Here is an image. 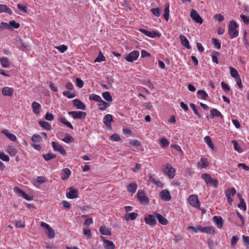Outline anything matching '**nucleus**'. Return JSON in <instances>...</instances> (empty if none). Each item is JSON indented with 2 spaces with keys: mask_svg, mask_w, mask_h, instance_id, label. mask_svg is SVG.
<instances>
[{
  "mask_svg": "<svg viewBox=\"0 0 249 249\" xmlns=\"http://www.w3.org/2000/svg\"><path fill=\"white\" fill-rule=\"evenodd\" d=\"M201 178L205 181L207 185L213 186L215 188H217L218 186L217 180L212 178L210 175L203 173L201 175Z\"/></svg>",
  "mask_w": 249,
  "mask_h": 249,
  "instance_id": "1",
  "label": "nucleus"
},
{
  "mask_svg": "<svg viewBox=\"0 0 249 249\" xmlns=\"http://www.w3.org/2000/svg\"><path fill=\"white\" fill-rule=\"evenodd\" d=\"M238 27V25L235 21L231 20L230 21L228 27V33L231 38H235L238 36V31L237 30Z\"/></svg>",
  "mask_w": 249,
  "mask_h": 249,
  "instance_id": "2",
  "label": "nucleus"
},
{
  "mask_svg": "<svg viewBox=\"0 0 249 249\" xmlns=\"http://www.w3.org/2000/svg\"><path fill=\"white\" fill-rule=\"evenodd\" d=\"M140 53L139 51L134 50L129 54L125 55L124 59L128 62H133L139 57Z\"/></svg>",
  "mask_w": 249,
  "mask_h": 249,
  "instance_id": "3",
  "label": "nucleus"
},
{
  "mask_svg": "<svg viewBox=\"0 0 249 249\" xmlns=\"http://www.w3.org/2000/svg\"><path fill=\"white\" fill-rule=\"evenodd\" d=\"M163 172L169 178H173L175 176L176 170L167 163L165 165V168L163 169Z\"/></svg>",
  "mask_w": 249,
  "mask_h": 249,
  "instance_id": "4",
  "label": "nucleus"
},
{
  "mask_svg": "<svg viewBox=\"0 0 249 249\" xmlns=\"http://www.w3.org/2000/svg\"><path fill=\"white\" fill-rule=\"evenodd\" d=\"M137 196L140 203L142 205H147L148 204L149 200L148 197L144 195V192L142 190H139Z\"/></svg>",
  "mask_w": 249,
  "mask_h": 249,
  "instance_id": "5",
  "label": "nucleus"
},
{
  "mask_svg": "<svg viewBox=\"0 0 249 249\" xmlns=\"http://www.w3.org/2000/svg\"><path fill=\"white\" fill-rule=\"evenodd\" d=\"M139 31L144 34L145 36L152 38L156 37H160L161 35V34L159 32H157L154 31L150 32L144 29H140Z\"/></svg>",
  "mask_w": 249,
  "mask_h": 249,
  "instance_id": "6",
  "label": "nucleus"
},
{
  "mask_svg": "<svg viewBox=\"0 0 249 249\" xmlns=\"http://www.w3.org/2000/svg\"><path fill=\"white\" fill-rule=\"evenodd\" d=\"M197 229L199 231L209 234H214L215 233V229L213 226H208L202 227L200 225H197Z\"/></svg>",
  "mask_w": 249,
  "mask_h": 249,
  "instance_id": "7",
  "label": "nucleus"
},
{
  "mask_svg": "<svg viewBox=\"0 0 249 249\" xmlns=\"http://www.w3.org/2000/svg\"><path fill=\"white\" fill-rule=\"evenodd\" d=\"M156 218V214H155V213H154L153 214H149L147 217H145L144 218V221L147 224L154 227L157 223Z\"/></svg>",
  "mask_w": 249,
  "mask_h": 249,
  "instance_id": "8",
  "label": "nucleus"
},
{
  "mask_svg": "<svg viewBox=\"0 0 249 249\" xmlns=\"http://www.w3.org/2000/svg\"><path fill=\"white\" fill-rule=\"evenodd\" d=\"M52 144L53 148L55 151L59 152L63 156H65L67 154L66 150L61 145L56 143L55 142H52Z\"/></svg>",
  "mask_w": 249,
  "mask_h": 249,
  "instance_id": "9",
  "label": "nucleus"
},
{
  "mask_svg": "<svg viewBox=\"0 0 249 249\" xmlns=\"http://www.w3.org/2000/svg\"><path fill=\"white\" fill-rule=\"evenodd\" d=\"M190 17L196 23L201 24L203 22L202 18L194 9L191 10Z\"/></svg>",
  "mask_w": 249,
  "mask_h": 249,
  "instance_id": "10",
  "label": "nucleus"
},
{
  "mask_svg": "<svg viewBox=\"0 0 249 249\" xmlns=\"http://www.w3.org/2000/svg\"><path fill=\"white\" fill-rule=\"evenodd\" d=\"M188 201L189 204L194 207H197L199 206V201L196 195L190 196L188 198Z\"/></svg>",
  "mask_w": 249,
  "mask_h": 249,
  "instance_id": "11",
  "label": "nucleus"
},
{
  "mask_svg": "<svg viewBox=\"0 0 249 249\" xmlns=\"http://www.w3.org/2000/svg\"><path fill=\"white\" fill-rule=\"evenodd\" d=\"M68 114L69 115H71L72 116L73 118L74 119H81L82 118H85L86 116V113L85 112L82 111H70L68 112Z\"/></svg>",
  "mask_w": 249,
  "mask_h": 249,
  "instance_id": "12",
  "label": "nucleus"
},
{
  "mask_svg": "<svg viewBox=\"0 0 249 249\" xmlns=\"http://www.w3.org/2000/svg\"><path fill=\"white\" fill-rule=\"evenodd\" d=\"M113 121V118L111 115L107 114L104 118V123L106 125L107 129L111 130V123Z\"/></svg>",
  "mask_w": 249,
  "mask_h": 249,
  "instance_id": "13",
  "label": "nucleus"
},
{
  "mask_svg": "<svg viewBox=\"0 0 249 249\" xmlns=\"http://www.w3.org/2000/svg\"><path fill=\"white\" fill-rule=\"evenodd\" d=\"M160 198L164 201H168L171 199V195L167 190H162L159 195Z\"/></svg>",
  "mask_w": 249,
  "mask_h": 249,
  "instance_id": "14",
  "label": "nucleus"
},
{
  "mask_svg": "<svg viewBox=\"0 0 249 249\" xmlns=\"http://www.w3.org/2000/svg\"><path fill=\"white\" fill-rule=\"evenodd\" d=\"M66 196L70 199L76 198L78 197V191L72 188H70L69 192L66 193Z\"/></svg>",
  "mask_w": 249,
  "mask_h": 249,
  "instance_id": "15",
  "label": "nucleus"
},
{
  "mask_svg": "<svg viewBox=\"0 0 249 249\" xmlns=\"http://www.w3.org/2000/svg\"><path fill=\"white\" fill-rule=\"evenodd\" d=\"M179 39L181 43L183 46H184L188 49H191V46L190 45L189 42L185 36L183 35H180Z\"/></svg>",
  "mask_w": 249,
  "mask_h": 249,
  "instance_id": "16",
  "label": "nucleus"
},
{
  "mask_svg": "<svg viewBox=\"0 0 249 249\" xmlns=\"http://www.w3.org/2000/svg\"><path fill=\"white\" fill-rule=\"evenodd\" d=\"M71 174V170L68 168H65L62 170L60 174V178L63 180L67 179L70 176Z\"/></svg>",
  "mask_w": 249,
  "mask_h": 249,
  "instance_id": "17",
  "label": "nucleus"
},
{
  "mask_svg": "<svg viewBox=\"0 0 249 249\" xmlns=\"http://www.w3.org/2000/svg\"><path fill=\"white\" fill-rule=\"evenodd\" d=\"M73 104L74 106L78 109L86 110L85 105L79 99H74L73 100Z\"/></svg>",
  "mask_w": 249,
  "mask_h": 249,
  "instance_id": "18",
  "label": "nucleus"
},
{
  "mask_svg": "<svg viewBox=\"0 0 249 249\" xmlns=\"http://www.w3.org/2000/svg\"><path fill=\"white\" fill-rule=\"evenodd\" d=\"M213 221L215 223L217 227L219 229L222 228L223 226V220L221 217L214 216L213 218Z\"/></svg>",
  "mask_w": 249,
  "mask_h": 249,
  "instance_id": "19",
  "label": "nucleus"
},
{
  "mask_svg": "<svg viewBox=\"0 0 249 249\" xmlns=\"http://www.w3.org/2000/svg\"><path fill=\"white\" fill-rule=\"evenodd\" d=\"M155 214H156V218L158 219L160 223L163 225H166L167 224L168 221L166 218L164 217L160 214L157 213L156 212H155Z\"/></svg>",
  "mask_w": 249,
  "mask_h": 249,
  "instance_id": "20",
  "label": "nucleus"
},
{
  "mask_svg": "<svg viewBox=\"0 0 249 249\" xmlns=\"http://www.w3.org/2000/svg\"><path fill=\"white\" fill-rule=\"evenodd\" d=\"M6 151L11 156H14L18 152V150L13 145H9L7 147Z\"/></svg>",
  "mask_w": 249,
  "mask_h": 249,
  "instance_id": "21",
  "label": "nucleus"
},
{
  "mask_svg": "<svg viewBox=\"0 0 249 249\" xmlns=\"http://www.w3.org/2000/svg\"><path fill=\"white\" fill-rule=\"evenodd\" d=\"M2 13L13 15V12L7 5L0 4V13Z\"/></svg>",
  "mask_w": 249,
  "mask_h": 249,
  "instance_id": "22",
  "label": "nucleus"
},
{
  "mask_svg": "<svg viewBox=\"0 0 249 249\" xmlns=\"http://www.w3.org/2000/svg\"><path fill=\"white\" fill-rule=\"evenodd\" d=\"M2 133L13 142H16L17 140L16 136L13 134L10 133L7 129H3L2 131Z\"/></svg>",
  "mask_w": 249,
  "mask_h": 249,
  "instance_id": "23",
  "label": "nucleus"
},
{
  "mask_svg": "<svg viewBox=\"0 0 249 249\" xmlns=\"http://www.w3.org/2000/svg\"><path fill=\"white\" fill-rule=\"evenodd\" d=\"M138 186L136 183H130L127 186V189L128 192L134 194L137 189Z\"/></svg>",
  "mask_w": 249,
  "mask_h": 249,
  "instance_id": "24",
  "label": "nucleus"
},
{
  "mask_svg": "<svg viewBox=\"0 0 249 249\" xmlns=\"http://www.w3.org/2000/svg\"><path fill=\"white\" fill-rule=\"evenodd\" d=\"M169 3H167L165 5L164 10L163 17L166 21H168L169 18Z\"/></svg>",
  "mask_w": 249,
  "mask_h": 249,
  "instance_id": "25",
  "label": "nucleus"
},
{
  "mask_svg": "<svg viewBox=\"0 0 249 249\" xmlns=\"http://www.w3.org/2000/svg\"><path fill=\"white\" fill-rule=\"evenodd\" d=\"M104 246L106 249H114L115 248L113 243L108 240L104 241Z\"/></svg>",
  "mask_w": 249,
  "mask_h": 249,
  "instance_id": "26",
  "label": "nucleus"
},
{
  "mask_svg": "<svg viewBox=\"0 0 249 249\" xmlns=\"http://www.w3.org/2000/svg\"><path fill=\"white\" fill-rule=\"evenodd\" d=\"M0 62L2 67L7 68L9 67L10 63L8 59L5 57L0 58Z\"/></svg>",
  "mask_w": 249,
  "mask_h": 249,
  "instance_id": "27",
  "label": "nucleus"
},
{
  "mask_svg": "<svg viewBox=\"0 0 249 249\" xmlns=\"http://www.w3.org/2000/svg\"><path fill=\"white\" fill-rule=\"evenodd\" d=\"M99 231L101 234L105 235H110L111 234V231L105 226H101L99 229Z\"/></svg>",
  "mask_w": 249,
  "mask_h": 249,
  "instance_id": "28",
  "label": "nucleus"
},
{
  "mask_svg": "<svg viewBox=\"0 0 249 249\" xmlns=\"http://www.w3.org/2000/svg\"><path fill=\"white\" fill-rule=\"evenodd\" d=\"M149 180L151 182L156 184L157 186L161 188H162L163 187V184L160 181L157 180L152 176H149Z\"/></svg>",
  "mask_w": 249,
  "mask_h": 249,
  "instance_id": "29",
  "label": "nucleus"
},
{
  "mask_svg": "<svg viewBox=\"0 0 249 249\" xmlns=\"http://www.w3.org/2000/svg\"><path fill=\"white\" fill-rule=\"evenodd\" d=\"M40 105L37 102L34 101L32 103V107L33 108V112L35 114H38L39 113V109Z\"/></svg>",
  "mask_w": 249,
  "mask_h": 249,
  "instance_id": "30",
  "label": "nucleus"
},
{
  "mask_svg": "<svg viewBox=\"0 0 249 249\" xmlns=\"http://www.w3.org/2000/svg\"><path fill=\"white\" fill-rule=\"evenodd\" d=\"M230 70L231 75L232 77L234 78L235 79L240 77L238 71L235 68L230 67Z\"/></svg>",
  "mask_w": 249,
  "mask_h": 249,
  "instance_id": "31",
  "label": "nucleus"
},
{
  "mask_svg": "<svg viewBox=\"0 0 249 249\" xmlns=\"http://www.w3.org/2000/svg\"><path fill=\"white\" fill-rule=\"evenodd\" d=\"M109 105L108 103L102 100L98 104L99 109L101 110H105L109 107Z\"/></svg>",
  "mask_w": 249,
  "mask_h": 249,
  "instance_id": "32",
  "label": "nucleus"
},
{
  "mask_svg": "<svg viewBox=\"0 0 249 249\" xmlns=\"http://www.w3.org/2000/svg\"><path fill=\"white\" fill-rule=\"evenodd\" d=\"M40 125L46 130H50L51 129V125L47 122L40 121L39 122Z\"/></svg>",
  "mask_w": 249,
  "mask_h": 249,
  "instance_id": "33",
  "label": "nucleus"
},
{
  "mask_svg": "<svg viewBox=\"0 0 249 249\" xmlns=\"http://www.w3.org/2000/svg\"><path fill=\"white\" fill-rule=\"evenodd\" d=\"M106 61V58L101 52H100L98 56L94 60V63L101 62Z\"/></svg>",
  "mask_w": 249,
  "mask_h": 249,
  "instance_id": "34",
  "label": "nucleus"
},
{
  "mask_svg": "<svg viewBox=\"0 0 249 249\" xmlns=\"http://www.w3.org/2000/svg\"><path fill=\"white\" fill-rule=\"evenodd\" d=\"M62 141L67 143H70L73 142L74 139L71 136L66 134V136L65 138L62 139Z\"/></svg>",
  "mask_w": 249,
  "mask_h": 249,
  "instance_id": "35",
  "label": "nucleus"
},
{
  "mask_svg": "<svg viewBox=\"0 0 249 249\" xmlns=\"http://www.w3.org/2000/svg\"><path fill=\"white\" fill-rule=\"evenodd\" d=\"M212 44L214 46V48L217 50H220L221 49V43L219 40L217 38H213L212 39Z\"/></svg>",
  "mask_w": 249,
  "mask_h": 249,
  "instance_id": "36",
  "label": "nucleus"
},
{
  "mask_svg": "<svg viewBox=\"0 0 249 249\" xmlns=\"http://www.w3.org/2000/svg\"><path fill=\"white\" fill-rule=\"evenodd\" d=\"M238 207L241 210L246 211L247 209L246 204L244 200L242 198H240V202L238 205Z\"/></svg>",
  "mask_w": 249,
  "mask_h": 249,
  "instance_id": "37",
  "label": "nucleus"
},
{
  "mask_svg": "<svg viewBox=\"0 0 249 249\" xmlns=\"http://www.w3.org/2000/svg\"><path fill=\"white\" fill-rule=\"evenodd\" d=\"M236 193V190L234 188H231L226 190L225 194L226 196H234Z\"/></svg>",
  "mask_w": 249,
  "mask_h": 249,
  "instance_id": "38",
  "label": "nucleus"
},
{
  "mask_svg": "<svg viewBox=\"0 0 249 249\" xmlns=\"http://www.w3.org/2000/svg\"><path fill=\"white\" fill-rule=\"evenodd\" d=\"M9 25H10L11 26L10 30H13L14 29H18L20 27V24L15 20L10 21L9 22Z\"/></svg>",
  "mask_w": 249,
  "mask_h": 249,
  "instance_id": "39",
  "label": "nucleus"
},
{
  "mask_svg": "<svg viewBox=\"0 0 249 249\" xmlns=\"http://www.w3.org/2000/svg\"><path fill=\"white\" fill-rule=\"evenodd\" d=\"M60 121L63 124H64L66 125L67 126L69 127V128L73 129V127L72 125L68 122L65 118L62 117L60 119Z\"/></svg>",
  "mask_w": 249,
  "mask_h": 249,
  "instance_id": "40",
  "label": "nucleus"
},
{
  "mask_svg": "<svg viewBox=\"0 0 249 249\" xmlns=\"http://www.w3.org/2000/svg\"><path fill=\"white\" fill-rule=\"evenodd\" d=\"M204 142L208 144L209 147H210L212 149L213 148V142L211 140L210 137L208 136L205 137Z\"/></svg>",
  "mask_w": 249,
  "mask_h": 249,
  "instance_id": "41",
  "label": "nucleus"
},
{
  "mask_svg": "<svg viewBox=\"0 0 249 249\" xmlns=\"http://www.w3.org/2000/svg\"><path fill=\"white\" fill-rule=\"evenodd\" d=\"M20 49L23 51H28L30 50V46L22 41H21Z\"/></svg>",
  "mask_w": 249,
  "mask_h": 249,
  "instance_id": "42",
  "label": "nucleus"
},
{
  "mask_svg": "<svg viewBox=\"0 0 249 249\" xmlns=\"http://www.w3.org/2000/svg\"><path fill=\"white\" fill-rule=\"evenodd\" d=\"M3 29H7L10 30V29H11L10 25H9V22H1L0 24V29L1 30H2Z\"/></svg>",
  "mask_w": 249,
  "mask_h": 249,
  "instance_id": "43",
  "label": "nucleus"
},
{
  "mask_svg": "<svg viewBox=\"0 0 249 249\" xmlns=\"http://www.w3.org/2000/svg\"><path fill=\"white\" fill-rule=\"evenodd\" d=\"M13 89L8 87H4L2 90V93H13Z\"/></svg>",
  "mask_w": 249,
  "mask_h": 249,
  "instance_id": "44",
  "label": "nucleus"
},
{
  "mask_svg": "<svg viewBox=\"0 0 249 249\" xmlns=\"http://www.w3.org/2000/svg\"><path fill=\"white\" fill-rule=\"evenodd\" d=\"M43 157L46 160L48 161L51 159L55 158L56 156L54 154L49 153L47 154H44Z\"/></svg>",
  "mask_w": 249,
  "mask_h": 249,
  "instance_id": "45",
  "label": "nucleus"
},
{
  "mask_svg": "<svg viewBox=\"0 0 249 249\" xmlns=\"http://www.w3.org/2000/svg\"><path fill=\"white\" fill-rule=\"evenodd\" d=\"M231 143L233 144L234 149L235 151H237L239 152H242V151L241 150L239 145H238V142L235 140L231 141Z\"/></svg>",
  "mask_w": 249,
  "mask_h": 249,
  "instance_id": "46",
  "label": "nucleus"
},
{
  "mask_svg": "<svg viewBox=\"0 0 249 249\" xmlns=\"http://www.w3.org/2000/svg\"><path fill=\"white\" fill-rule=\"evenodd\" d=\"M47 231H48L47 234H48V237L50 239L54 238V236H55V233H54V231L53 229L52 228L50 227V229L47 230Z\"/></svg>",
  "mask_w": 249,
  "mask_h": 249,
  "instance_id": "47",
  "label": "nucleus"
},
{
  "mask_svg": "<svg viewBox=\"0 0 249 249\" xmlns=\"http://www.w3.org/2000/svg\"><path fill=\"white\" fill-rule=\"evenodd\" d=\"M190 107L193 109V111L199 118H201V115L198 112L196 105L193 103H191L190 104Z\"/></svg>",
  "mask_w": 249,
  "mask_h": 249,
  "instance_id": "48",
  "label": "nucleus"
},
{
  "mask_svg": "<svg viewBox=\"0 0 249 249\" xmlns=\"http://www.w3.org/2000/svg\"><path fill=\"white\" fill-rule=\"evenodd\" d=\"M138 215V213L133 212V213H130L128 214V217L127 218L126 217V219L127 220H128V219H130L131 220H134L137 218Z\"/></svg>",
  "mask_w": 249,
  "mask_h": 249,
  "instance_id": "49",
  "label": "nucleus"
},
{
  "mask_svg": "<svg viewBox=\"0 0 249 249\" xmlns=\"http://www.w3.org/2000/svg\"><path fill=\"white\" fill-rule=\"evenodd\" d=\"M161 146L163 147L168 146L169 144V141L165 138H162L160 140Z\"/></svg>",
  "mask_w": 249,
  "mask_h": 249,
  "instance_id": "50",
  "label": "nucleus"
},
{
  "mask_svg": "<svg viewBox=\"0 0 249 249\" xmlns=\"http://www.w3.org/2000/svg\"><path fill=\"white\" fill-rule=\"evenodd\" d=\"M151 11L155 16L157 17H159L160 16V10L159 8H153L151 9Z\"/></svg>",
  "mask_w": 249,
  "mask_h": 249,
  "instance_id": "51",
  "label": "nucleus"
},
{
  "mask_svg": "<svg viewBox=\"0 0 249 249\" xmlns=\"http://www.w3.org/2000/svg\"><path fill=\"white\" fill-rule=\"evenodd\" d=\"M18 8L21 11L24 12V13H27V7L21 4H18Z\"/></svg>",
  "mask_w": 249,
  "mask_h": 249,
  "instance_id": "52",
  "label": "nucleus"
},
{
  "mask_svg": "<svg viewBox=\"0 0 249 249\" xmlns=\"http://www.w3.org/2000/svg\"><path fill=\"white\" fill-rule=\"evenodd\" d=\"M0 159L5 161H9L10 160L9 157L3 152H0Z\"/></svg>",
  "mask_w": 249,
  "mask_h": 249,
  "instance_id": "53",
  "label": "nucleus"
},
{
  "mask_svg": "<svg viewBox=\"0 0 249 249\" xmlns=\"http://www.w3.org/2000/svg\"><path fill=\"white\" fill-rule=\"evenodd\" d=\"M14 192L17 193L19 196L22 197L23 194H24V192L20 189L17 187H15L14 188Z\"/></svg>",
  "mask_w": 249,
  "mask_h": 249,
  "instance_id": "54",
  "label": "nucleus"
},
{
  "mask_svg": "<svg viewBox=\"0 0 249 249\" xmlns=\"http://www.w3.org/2000/svg\"><path fill=\"white\" fill-rule=\"evenodd\" d=\"M89 99L99 102H100L102 100L101 97L97 94L89 96Z\"/></svg>",
  "mask_w": 249,
  "mask_h": 249,
  "instance_id": "55",
  "label": "nucleus"
},
{
  "mask_svg": "<svg viewBox=\"0 0 249 249\" xmlns=\"http://www.w3.org/2000/svg\"><path fill=\"white\" fill-rule=\"evenodd\" d=\"M243 240L246 246V248L249 249V237L245 235L242 236Z\"/></svg>",
  "mask_w": 249,
  "mask_h": 249,
  "instance_id": "56",
  "label": "nucleus"
},
{
  "mask_svg": "<svg viewBox=\"0 0 249 249\" xmlns=\"http://www.w3.org/2000/svg\"><path fill=\"white\" fill-rule=\"evenodd\" d=\"M214 18L215 20L218 21L219 22H222L224 18V17L220 14H217L214 15Z\"/></svg>",
  "mask_w": 249,
  "mask_h": 249,
  "instance_id": "57",
  "label": "nucleus"
},
{
  "mask_svg": "<svg viewBox=\"0 0 249 249\" xmlns=\"http://www.w3.org/2000/svg\"><path fill=\"white\" fill-rule=\"evenodd\" d=\"M200 162L201 163V167L202 168H206L209 164L207 160L204 158H201L200 160Z\"/></svg>",
  "mask_w": 249,
  "mask_h": 249,
  "instance_id": "58",
  "label": "nucleus"
},
{
  "mask_svg": "<svg viewBox=\"0 0 249 249\" xmlns=\"http://www.w3.org/2000/svg\"><path fill=\"white\" fill-rule=\"evenodd\" d=\"M240 18L245 24H249V17H248L244 15L241 14L240 15Z\"/></svg>",
  "mask_w": 249,
  "mask_h": 249,
  "instance_id": "59",
  "label": "nucleus"
},
{
  "mask_svg": "<svg viewBox=\"0 0 249 249\" xmlns=\"http://www.w3.org/2000/svg\"><path fill=\"white\" fill-rule=\"evenodd\" d=\"M41 137L39 135L34 134L32 138V141L34 142H36L40 141Z\"/></svg>",
  "mask_w": 249,
  "mask_h": 249,
  "instance_id": "60",
  "label": "nucleus"
},
{
  "mask_svg": "<svg viewBox=\"0 0 249 249\" xmlns=\"http://www.w3.org/2000/svg\"><path fill=\"white\" fill-rule=\"evenodd\" d=\"M187 230L190 231H192L195 233H197L199 231V230L197 229V225L196 227L189 226L187 227Z\"/></svg>",
  "mask_w": 249,
  "mask_h": 249,
  "instance_id": "61",
  "label": "nucleus"
},
{
  "mask_svg": "<svg viewBox=\"0 0 249 249\" xmlns=\"http://www.w3.org/2000/svg\"><path fill=\"white\" fill-rule=\"evenodd\" d=\"M110 139L115 142H119L120 141L121 138L118 134H114L111 136Z\"/></svg>",
  "mask_w": 249,
  "mask_h": 249,
  "instance_id": "62",
  "label": "nucleus"
},
{
  "mask_svg": "<svg viewBox=\"0 0 249 249\" xmlns=\"http://www.w3.org/2000/svg\"><path fill=\"white\" fill-rule=\"evenodd\" d=\"M56 49L61 53H64L67 50V47L64 45H60L56 47Z\"/></svg>",
  "mask_w": 249,
  "mask_h": 249,
  "instance_id": "63",
  "label": "nucleus"
},
{
  "mask_svg": "<svg viewBox=\"0 0 249 249\" xmlns=\"http://www.w3.org/2000/svg\"><path fill=\"white\" fill-rule=\"evenodd\" d=\"M83 233L85 235L87 236L88 238H90L91 236L90 230L88 229L83 228Z\"/></svg>",
  "mask_w": 249,
  "mask_h": 249,
  "instance_id": "64",
  "label": "nucleus"
}]
</instances>
